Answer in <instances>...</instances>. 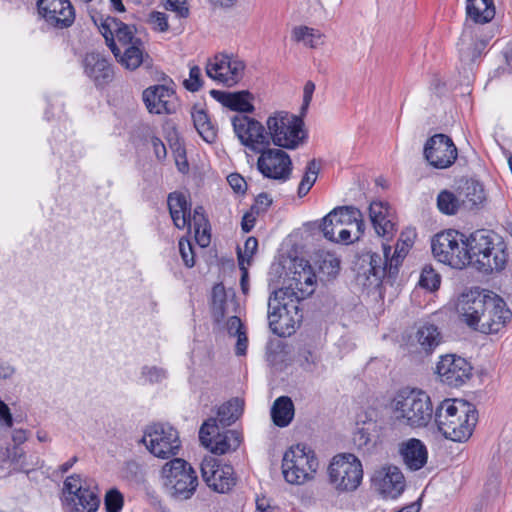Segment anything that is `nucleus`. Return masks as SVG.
<instances>
[{
  "label": "nucleus",
  "instance_id": "38",
  "mask_svg": "<svg viewBox=\"0 0 512 512\" xmlns=\"http://www.w3.org/2000/svg\"><path fill=\"white\" fill-rule=\"evenodd\" d=\"M436 204L438 210L448 216L456 215L460 210L464 209L460 193L456 194L447 189L439 192Z\"/></svg>",
  "mask_w": 512,
  "mask_h": 512
},
{
  "label": "nucleus",
  "instance_id": "47",
  "mask_svg": "<svg viewBox=\"0 0 512 512\" xmlns=\"http://www.w3.org/2000/svg\"><path fill=\"white\" fill-rule=\"evenodd\" d=\"M441 277L431 266H425L422 269L419 285L429 291H435L439 288Z\"/></svg>",
  "mask_w": 512,
  "mask_h": 512
},
{
  "label": "nucleus",
  "instance_id": "51",
  "mask_svg": "<svg viewBox=\"0 0 512 512\" xmlns=\"http://www.w3.org/2000/svg\"><path fill=\"white\" fill-rule=\"evenodd\" d=\"M184 86L191 92H196L202 87L201 69L198 66L190 67L189 78L184 80Z\"/></svg>",
  "mask_w": 512,
  "mask_h": 512
},
{
  "label": "nucleus",
  "instance_id": "5",
  "mask_svg": "<svg viewBox=\"0 0 512 512\" xmlns=\"http://www.w3.org/2000/svg\"><path fill=\"white\" fill-rule=\"evenodd\" d=\"M268 324L280 337L291 336L302 321L299 301L285 297V291H274L268 300Z\"/></svg>",
  "mask_w": 512,
  "mask_h": 512
},
{
  "label": "nucleus",
  "instance_id": "25",
  "mask_svg": "<svg viewBox=\"0 0 512 512\" xmlns=\"http://www.w3.org/2000/svg\"><path fill=\"white\" fill-rule=\"evenodd\" d=\"M38 10L47 23L58 28L71 26L75 19L69 0H38Z\"/></svg>",
  "mask_w": 512,
  "mask_h": 512
},
{
  "label": "nucleus",
  "instance_id": "1",
  "mask_svg": "<svg viewBox=\"0 0 512 512\" xmlns=\"http://www.w3.org/2000/svg\"><path fill=\"white\" fill-rule=\"evenodd\" d=\"M469 264L476 270L490 274L503 271L509 261L504 238L494 231L481 229L468 237Z\"/></svg>",
  "mask_w": 512,
  "mask_h": 512
},
{
  "label": "nucleus",
  "instance_id": "46",
  "mask_svg": "<svg viewBox=\"0 0 512 512\" xmlns=\"http://www.w3.org/2000/svg\"><path fill=\"white\" fill-rule=\"evenodd\" d=\"M113 23L119 24L120 21L116 18L108 17L101 24L99 30L105 38V41L111 49V51L113 52L114 56L118 57L120 55V47H118L116 42L114 41L115 32L114 28L112 27Z\"/></svg>",
  "mask_w": 512,
  "mask_h": 512
},
{
  "label": "nucleus",
  "instance_id": "58",
  "mask_svg": "<svg viewBox=\"0 0 512 512\" xmlns=\"http://www.w3.org/2000/svg\"><path fill=\"white\" fill-rule=\"evenodd\" d=\"M314 91H315V84L312 81H307L305 83L304 89H303V103H302V107H301V115L302 116L306 113V111L311 103Z\"/></svg>",
  "mask_w": 512,
  "mask_h": 512
},
{
  "label": "nucleus",
  "instance_id": "40",
  "mask_svg": "<svg viewBox=\"0 0 512 512\" xmlns=\"http://www.w3.org/2000/svg\"><path fill=\"white\" fill-rule=\"evenodd\" d=\"M0 463H10L15 468L28 472L29 463L23 449L17 445L5 446L0 448Z\"/></svg>",
  "mask_w": 512,
  "mask_h": 512
},
{
  "label": "nucleus",
  "instance_id": "22",
  "mask_svg": "<svg viewBox=\"0 0 512 512\" xmlns=\"http://www.w3.org/2000/svg\"><path fill=\"white\" fill-rule=\"evenodd\" d=\"M510 318L511 311L501 298L486 295L479 331L485 334L498 333Z\"/></svg>",
  "mask_w": 512,
  "mask_h": 512
},
{
  "label": "nucleus",
  "instance_id": "59",
  "mask_svg": "<svg viewBox=\"0 0 512 512\" xmlns=\"http://www.w3.org/2000/svg\"><path fill=\"white\" fill-rule=\"evenodd\" d=\"M349 228L352 229V243L354 241H358L365 231V223L363 221V215L361 211L360 216L357 217V219L349 225Z\"/></svg>",
  "mask_w": 512,
  "mask_h": 512
},
{
  "label": "nucleus",
  "instance_id": "45",
  "mask_svg": "<svg viewBox=\"0 0 512 512\" xmlns=\"http://www.w3.org/2000/svg\"><path fill=\"white\" fill-rule=\"evenodd\" d=\"M317 265L319 272L327 277H335L340 270V260L329 252L319 255Z\"/></svg>",
  "mask_w": 512,
  "mask_h": 512
},
{
  "label": "nucleus",
  "instance_id": "43",
  "mask_svg": "<svg viewBox=\"0 0 512 512\" xmlns=\"http://www.w3.org/2000/svg\"><path fill=\"white\" fill-rule=\"evenodd\" d=\"M112 27L114 28L115 32L114 41L118 47H121V49L133 44H142V40L135 36V28L133 26L127 25L120 21L119 24L113 23Z\"/></svg>",
  "mask_w": 512,
  "mask_h": 512
},
{
  "label": "nucleus",
  "instance_id": "4",
  "mask_svg": "<svg viewBox=\"0 0 512 512\" xmlns=\"http://www.w3.org/2000/svg\"><path fill=\"white\" fill-rule=\"evenodd\" d=\"M391 408L395 421L412 429L426 427L435 412L426 392L410 388L401 389L396 393Z\"/></svg>",
  "mask_w": 512,
  "mask_h": 512
},
{
  "label": "nucleus",
  "instance_id": "18",
  "mask_svg": "<svg viewBox=\"0 0 512 512\" xmlns=\"http://www.w3.org/2000/svg\"><path fill=\"white\" fill-rule=\"evenodd\" d=\"M457 148L452 139L445 134H435L424 146V157L428 163L437 169H446L456 161Z\"/></svg>",
  "mask_w": 512,
  "mask_h": 512
},
{
  "label": "nucleus",
  "instance_id": "11",
  "mask_svg": "<svg viewBox=\"0 0 512 512\" xmlns=\"http://www.w3.org/2000/svg\"><path fill=\"white\" fill-rule=\"evenodd\" d=\"M360 216V210L353 206L336 207L323 219L320 226L326 239L336 243H352V229L349 225Z\"/></svg>",
  "mask_w": 512,
  "mask_h": 512
},
{
  "label": "nucleus",
  "instance_id": "21",
  "mask_svg": "<svg viewBox=\"0 0 512 512\" xmlns=\"http://www.w3.org/2000/svg\"><path fill=\"white\" fill-rule=\"evenodd\" d=\"M372 485L384 498L395 499L405 489V478L399 467L386 465L375 470Z\"/></svg>",
  "mask_w": 512,
  "mask_h": 512
},
{
  "label": "nucleus",
  "instance_id": "62",
  "mask_svg": "<svg viewBox=\"0 0 512 512\" xmlns=\"http://www.w3.org/2000/svg\"><path fill=\"white\" fill-rule=\"evenodd\" d=\"M237 337V342L235 346V353L238 356H244L246 354V350L248 347V338L246 332L239 333L235 335Z\"/></svg>",
  "mask_w": 512,
  "mask_h": 512
},
{
  "label": "nucleus",
  "instance_id": "57",
  "mask_svg": "<svg viewBox=\"0 0 512 512\" xmlns=\"http://www.w3.org/2000/svg\"><path fill=\"white\" fill-rule=\"evenodd\" d=\"M258 248V241L255 237H249L245 241L244 244V252L242 253L240 250L238 251V258L240 257V254L244 256V264L247 265L250 264V259L254 255Z\"/></svg>",
  "mask_w": 512,
  "mask_h": 512
},
{
  "label": "nucleus",
  "instance_id": "29",
  "mask_svg": "<svg viewBox=\"0 0 512 512\" xmlns=\"http://www.w3.org/2000/svg\"><path fill=\"white\" fill-rule=\"evenodd\" d=\"M169 212L174 225L178 229H191L190 210L186 196L179 192L170 193L167 200Z\"/></svg>",
  "mask_w": 512,
  "mask_h": 512
},
{
  "label": "nucleus",
  "instance_id": "23",
  "mask_svg": "<svg viewBox=\"0 0 512 512\" xmlns=\"http://www.w3.org/2000/svg\"><path fill=\"white\" fill-rule=\"evenodd\" d=\"M142 97L152 114H172L178 107L175 91L166 85L150 86L143 91Z\"/></svg>",
  "mask_w": 512,
  "mask_h": 512
},
{
  "label": "nucleus",
  "instance_id": "37",
  "mask_svg": "<svg viewBox=\"0 0 512 512\" xmlns=\"http://www.w3.org/2000/svg\"><path fill=\"white\" fill-rule=\"evenodd\" d=\"M194 126L199 135L208 143H213L217 138V127L211 122L204 109H194L192 112Z\"/></svg>",
  "mask_w": 512,
  "mask_h": 512
},
{
  "label": "nucleus",
  "instance_id": "48",
  "mask_svg": "<svg viewBox=\"0 0 512 512\" xmlns=\"http://www.w3.org/2000/svg\"><path fill=\"white\" fill-rule=\"evenodd\" d=\"M353 442L358 449L369 452L375 444L373 435L365 427H360L356 430L353 436Z\"/></svg>",
  "mask_w": 512,
  "mask_h": 512
},
{
  "label": "nucleus",
  "instance_id": "30",
  "mask_svg": "<svg viewBox=\"0 0 512 512\" xmlns=\"http://www.w3.org/2000/svg\"><path fill=\"white\" fill-rule=\"evenodd\" d=\"M84 70L87 76L97 85L108 82L112 77V68L107 59L99 53H89L85 56Z\"/></svg>",
  "mask_w": 512,
  "mask_h": 512
},
{
  "label": "nucleus",
  "instance_id": "33",
  "mask_svg": "<svg viewBox=\"0 0 512 512\" xmlns=\"http://www.w3.org/2000/svg\"><path fill=\"white\" fill-rule=\"evenodd\" d=\"M291 38L296 43H301L311 49H317L318 47L324 45L326 37L318 29L305 25H299L292 29Z\"/></svg>",
  "mask_w": 512,
  "mask_h": 512
},
{
  "label": "nucleus",
  "instance_id": "26",
  "mask_svg": "<svg viewBox=\"0 0 512 512\" xmlns=\"http://www.w3.org/2000/svg\"><path fill=\"white\" fill-rule=\"evenodd\" d=\"M398 453L411 471H418L423 468L428 460V450L426 445L417 438H409L398 444Z\"/></svg>",
  "mask_w": 512,
  "mask_h": 512
},
{
  "label": "nucleus",
  "instance_id": "39",
  "mask_svg": "<svg viewBox=\"0 0 512 512\" xmlns=\"http://www.w3.org/2000/svg\"><path fill=\"white\" fill-rule=\"evenodd\" d=\"M244 402L239 398H233L224 403L218 409V417L215 418L222 427H227L233 424L243 412Z\"/></svg>",
  "mask_w": 512,
  "mask_h": 512
},
{
  "label": "nucleus",
  "instance_id": "64",
  "mask_svg": "<svg viewBox=\"0 0 512 512\" xmlns=\"http://www.w3.org/2000/svg\"><path fill=\"white\" fill-rule=\"evenodd\" d=\"M303 358L302 366L307 371H312L316 365L317 357L309 350H304L301 354Z\"/></svg>",
  "mask_w": 512,
  "mask_h": 512
},
{
  "label": "nucleus",
  "instance_id": "54",
  "mask_svg": "<svg viewBox=\"0 0 512 512\" xmlns=\"http://www.w3.org/2000/svg\"><path fill=\"white\" fill-rule=\"evenodd\" d=\"M123 475L128 479L139 481L143 478L144 472L142 466L138 462L132 460L126 462L123 468Z\"/></svg>",
  "mask_w": 512,
  "mask_h": 512
},
{
  "label": "nucleus",
  "instance_id": "13",
  "mask_svg": "<svg viewBox=\"0 0 512 512\" xmlns=\"http://www.w3.org/2000/svg\"><path fill=\"white\" fill-rule=\"evenodd\" d=\"M246 64L234 55L216 54L206 63V74L212 80L226 86L237 85L244 77Z\"/></svg>",
  "mask_w": 512,
  "mask_h": 512
},
{
  "label": "nucleus",
  "instance_id": "36",
  "mask_svg": "<svg viewBox=\"0 0 512 512\" xmlns=\"http://www.w3.org/2000/svg\"><path fill=\"white\" fill-rule=\"evenodd\" d=\"M271 417L278 427H286L294 417V404L288 396L277 398L271 408Z\"/></svg>",
  "mask_w": 512,
  "mask_h": 512
},
{
  "label": "nucleus",
  "instance_id": "6",
  "mask_svg": "<svg viewBox=\"0 0 512 512\" xmlns=\"http://www.w3.org/2000/svg\"><path fill=\"white\" fill-rule=\"evenodd\" d=\"M303 126L300 116L285 111L274 112L266 120L269 144L272 142L277 147L296 149L306 138Z\"/></svg>",
  "mask_w": 512,
  "mask_h": 512
},
{
  "label": "nucleus",
  "instance_id": "27",
  "mask_svg": "<svg viewBox=\"0 0 512 512\" xmlns=\"http://www.w3.org/2000/svg\"><path fill=\"white\" fill-rule=\"evenodd\" d=\"M369 217L377 235L391 237L395 230L394 212L388 203L374 201L369 206Z\"/></svg>",
  "mask_w": 512,
  "mask_h": 512
},
{
  "label": "nucleus",
  "instance_id": "24",
  "mask_svg": "<svg viewBox=\"0 0 512 512\" xmlns=\"http://www.w3.org/2000/svg\"><path fill=\"white\" fill-rule=\"evenodd\" d=\"M485 294L479 291H469L459 296L456 304V311L465 324L470 328L479 331L482 322Z\"/></svg>",
  "mask_w": 512,
  "mask_h": 512
},
{
  "label": "nucleus",
  "instance_id": "41",
  "mask_svg": "<svg viewBox=\"0 0 512 512\" xmlns=\"http://www.w3.org/2000/svg\"><path fill=\"white\" fill-rule=\"evenodd\" d=\"M116 58L125 68L135 70L144 60L143 43L140 45H129L122 49L120 48V55Z\"/></svg>",
  "mask_w": 512,
  "mask_h": 512
},
{
  "label": "nucleus",
  "instance_id": "12",
  "mask_svg": "<svg viewBox=\"0 0 512 512\" xmlns=\"http://www.w3.org/2000/svg\"><path fill=\"white\" fill-rule=\"evenodd\" d=\"M142 442L151 454L163 459L176 455L180 448L178 432L173 427L161 423L148 426Z\"/></svg>",
  "mask_w": 512,
  "mask_h": 512
},
{
  "label": "nucleus",
  "instance_id": "2",
  "mask_svg": "<svg viewBox=\"0 0 512 512\" xmlns=\"http://www.w3.org/2000/svg\"><path fill=\"white\" fill-rule=\"evenodd\" d=\"M439 432L454 442L467 441L478 422L476 407L462 399H445L435 409Z\"/></svg>",
  "mask_w": 512,
  "mask_h": 512
},
{
  "label": "nucleus",
  "instance_id": "60",
  "mask_svg": "<svg viewBox=\"0 0 512 512\" xmlns=\"http://www.w3.org/2000/svg\"><path fill=\"white\" fill-rule=\"evenodd\" d=\"M227 181H228L229 185L231 186V188L237 193H243L246 189V186H247L246 181L239 174H236V173L230 174L227 177Z\"/></svg>",
  "mask_w": 512,
  "mask_h": 512
},
{
  "label": "nucleus",
  "instance_id": "55",
  "mask_svg": "<svg viewBox=\"0 0 512 512\" xmlns=\"http://www.w3.org/2000/svg\"><path fill=\"white\" fill-rule=\"evenodd\" d=\"M83 489L81 478L77 474L67 477L64 481V491L69 494L70 497L77 496Z\"/></svg>",
  "mask_w": 512,
  "mask_h": 512
},
{
  "label": "nucleus",
  "instance_id": "56",
  "mask_svg": "<svg viewBox=\"0 0 512 512\" xmlns=\"http://www.w3.org/2000/svg\"><path fill=\"white\" fill-rule=\"evenodd\" d=\"M179 250L185 266H187L188 268L193 267L195 264V260L191 243L189 241L181 239L179 241Z\"/></svg>",
  "mask_w": 512,
  "mask_h": 512
},
{
  "label": "nucleus",
  "instance_id": "31",
  "mask_svg": "<svg viewBox=\"0 0 512 512\" xmlns=\"http://www.w3.org/2000/svg\"><path fill=\"white\" fill-rule=\"evenodd\" d=\"M234 296L228 299L227 292L222 283H217L212 288L211 311L215 322L221 323L225 317L235 311Z\"/></svg>",
  "mask_w": 512,
  "mask_h": 512
},
{
  "label": "nucleus",
  "instance_id": "15",
  "mask_svg": "<svg viewBox=\"0 0 512 512\" xmlns=\"http://www.w3.org/2000/svg\"><path fill=\"white\" fill-rule=\"evenodd\" d=\"M316 282V274L308 261L295 259L289 267L287 287L278 291H285V297L300 301L315 291Z\"/></svg>",
  "mask_w": 512,
  "mask_h": 512
},
{
  "label": "nucleus",
  "instance_id": "44",
  "mask_svg": "<svg viewBox=\"0 0 512 512\" xmlns=\"http://www.w3.org/2000/svg\"><path fill=\"white\" fill-rule=\"evenodd\" d=\"M319 170L320 164L315 159H312L308 162L305 174L298 187L299 197L305 196L312 188V186L317 180Z\"/></svg>",
  "mask_w": 512,
  "mask_h": 512
},
{
  "label": "nucleus",
  "instance_id": "19",
  "mask_svg": "<svg viewBox=\"0 0 512 512\" xmlns=\"http://www.w3.org/2000/svg\"><path fill=\"white\" fill-rule=\"evenodd\" d=\"M200 468L204 482L215 492L226 493L236 484L233 467L227 464L220 466L213 456L204 457Z\"/></svg>",
  "mask_w": 512,
  "mask_h": 512
},
{
  "label": "nucleus",
  "instance_id": "42",
  "mask_svg": "<svg viewBox=\"0 0 512 512\" xmlns=\"http://www.w3.org/2000/svg\"><path fill=\"white\" fill-rule=\"evenodd\" d=\"M69 499L73 503L76 512H95L100 503L99 497L87 488Z\"/></svg>",
  "mask_w": 512,
  "mask_h": 512
},
{
  "label": "nucleus",
  "instance_id": "50",
  "mask_svg": "<svg viewBox=\"0 0 512 512\" xmlns=\"http://www.w3.org/2000/svg\"><path fill=\"white\" fill-rule=\"evenodd\" d=\"M148 22L155 31L163 33L169 29L168 17L163 12L153 11L149 15Z\"/></svg>",
  "mask_w": 512,
  "mask_h": 512
},
{
  "label": "nucleus",
  "instance_id": "61",
  "mask_svg": "<svg viewBox=\"0 0 512 512\" xmlns=\"http://www.w3.org/2000/svg\"><path fill=\"white\" fill-rule=\"evenodd\" d=\"M227 330L231 336L244 332L240 318L237 316H229L227 321Z\"/></svg>",
  "mask_w": 512,
  "mask_h": 512
},
{
  "label": "nucleus",
  "instance_id": "9",
  "mask_svg": "<svg viewBox=\"0 0 512 512\" xmlns=\"http://www.w3.org/2000/svg\"><path fill=\"white\" fill-rule=\"evenodd\" d=\"M161 474L164 487L171 497L187 500L194 495L198 486L197 473L184 459L174 458L165 463Z\"/></svg>",
  "mask_w": 512,
  "mask_h": 512
},
{
  "label": "nucleus",
  "instance_id": "17",
  "mask_svg": "<svg viewBox=\"0 0 512 512\" xmlns=\"http://www.w3.org/2000/svg\"><path fill=\"white\" fill-rule=\"evenodd\" d=\"M231 121L236 136L244 146L254 152L269 146L267 128L259 121L246 115H235Z\"/></svg>",
  "mask_w": 512,
  "mask_h": 512
},
{
  "label": "nucleus",
  "instance_id": "14",
  "mask_svg": "<svg viewBox=\"0 0 512 512\" xmlns=\"http://www.w3.org/2000/svg\"><path fill=\"white\" fill-rule=\"evenodd\" d=\"M199 439L213 454L223 455L235 451L241 444L242 436L236 430L220 433L217 420L210 418L200 427Z\"/></svg>",
  "mask_w": 512,
  "mask_h": 512
},
{
  "label": "nucleus",
  "instance_id": "35",
  "mask_svg": "<svg viewBox=\"0 0 512 512\" xmlns=\"http://www.w3.org/2000/svg\"><path fill=\"white\" fill-rule=\"evenodd\" d=\"M460 195L464 210L479 209L486 200V194L482 184L475 180L467 181Z\"/></svg>",
  "mask_w": 512,
  "mask_h": 512
},
{
  "label": "nucleus",
  "instance_id": "53",
  "mask_svg": "<svg viewBox=\"0 0 512 512\" xmlns=\"http://www.w3.org/2000/svg\"><path fill=\"white\" fill-rule=\"evenodd\" d=\"M141 374L149 383H159L166 378L165 370L156 366L143 367Z\"/></svg>",
  "mask_w": 512,
  "mask_h": 512
},
{
  "label": "nucleus",
  "instance_id": "63",
  "mask_svg": "<svg viewBox=\"0 0 512 512\" xmlns=\"http://www.w3.org/2000/svg\"><path fill=\"white\" fill-rule=\"evenodd\" d=\"M191 219V228L197 227L201 228L206 223V219L204 217V210L201 206H198L194 209L193 215L190 214Z\"/></svg>",
  "mask_w": 512,
  "mask_h": 512
},
{
  "label": "nucleus",
  "instance_id": "7",
  "mask_svg": "<svg viewBox=\"0 0 512 512\" xmlns=\"http://www.w3.org/2000/svg\"><path fill=\"white\" fill-rule=\"evenodd\" d=\"M468 237L457 230L448 229L437 233L431 241L434 258L455 269H463L469 264Z\"/></svg>",
  "mask_w": 512,
  "mask_h": 512
},
{
  "label": "nucleus",
  "instance_id": "3",
  "mask_svg": "<svg viewBox=\"0 0 512 512\" xmlns=\"http://www.w3.org/2000/svg\"><path fill=\"white\" fill-rule=\"evenodd\" d=\"M411 245L412 241L410 239L403 240L401 244L398 243L391 258H389L391 247L386 245H383V255L378 253H367L364 255L362 262L367 265H362L358 271L356 276L357 283L366 289H376L387 275L395 277Z\"/></svg>",
  "mask_w": 512,
  "mask_h": 512
},
{
  "label": "nucleus",
  "instance_id": "32",
  "mask_svg": "<svg viewBox=\"0 0 512 512\" xmlns=\"http://www.w3.org/2000/svg\"><path fill=\"white\" fill-rule=\"evenodd\" d=\"M415 339L420 350L430 354L441 343L442 335L436 325L425 323L417 329Z\"/></svg>",
  "mask_w": 512,
  "mask_h": 512
},
{
  "label": "nucleus",
  "instance_id": "8",
  "mask_svg": "<svg viewBox=\"0 0 512 512\" xmlns=\"http://www.w3.org/2000/svg\"><path fill=\"white\" fill-rule=\"evenodd\" d=\"M318 466L315 452L304 444H297L284 453L282 474L288 483L302 485L314 478Z\"/></svg>",
  "mask_w": 512,
  "mask_h": 512
},
{
  "label": "nucleus",
  "instance_id": "10",
  "mask_svg": "<svg viewBox=\"0 0 512 512\" xmlns=\"http://www.w3.org/2000/svg\"><path fill=\"white\" fill-rule=\"evenodd\" d=\"M328 475L330 483L337 490L353 491L362 481V464L353 454H338L330 462Z\"/></svg>",
  "mask_w": 512,
  "mask_h": 512
},
{
  "label": "nucleus",
  "instance_id": "34",
  "mask_svg": "<svg viewBox=\"0 0 512 512\" xmlns=\"http://www.w3.org/2000/svg\"><path fill=\"white\" fill-rule=\"evenodd\" d=\"M467 16L478 24L490 22L495 16L493 0H467Z\"/></svg>",
  "mask_w": 512,
  "mask_h": 512
},
{
  "label": "nucleus",
  "instance_id": "49",
  "mask_svg": "<svg viewBox=\"0 0 512 512\" xmlns=\"http://www.w3.org/2000/svg\"><path fill=\"white\" fill-rule=\"evenodd\" d=\"M124 503L122 493L113 488L107 491L105 495V507L107 512H120Z\"/></svg>",
  "mask_w": 512,
  "mask_h": 512
},
{
  "label": "nucleus",
  "instance_id": "20",
  "mask_svg": "<svg viewBox=\"0 0 512 512\" xmlns=\"http://www.w3.org/2000/svg\"><path fill=\"white\" fill-rule=\"evenodd\" d=\"M473 367L463 357L446 354L440 357L436 372L441 381L451 387L464 385L472 376Z\"/></svg>",
  "mask_w": 512,
  "mask_h": 512
},
{
  "label": "nucleus",
  "instance_id": "28",
  "mask_svg": "<svg viewBox=\"0 0 512 512\" xmlns=\"http://www.w3.org/2000/svg\"><path fill=\"white\" fill-rule=\"evenodd\" d=\"M210 95L220 102L223 106L237 112L241 113H253L254 106L252 104V100L254 99L253 95L247 91H238V92H225L220 90H211Z\"/></svg>",
  "mask_w": 512,
  "mask_h": 512
},
{
  "label": "nucleus",
  "instance_id": "16",
  "mask_svg": "<svg viewBox=\"0 0 512 512\" xmlns=\"http://www.w3.org/2000/svg\"><path fill=\"white\" fill-rule=\"evenodd\" d=\"M257 153H260L257 169L265 178L279 182H286L290 179L293 164L290 156L284 150L268 146Z\"/></svg>",
  "mask_w": 512,
  "mask_h": 512
},
{
  "label": "nucleus",
  "instance_id": "52",
  "mask_svg": "<svg viewBox=\"0 0 512 512\" xmlns=\"http://www.w3.org/2000/svg\"><path fill=\"white\" fill-rule=\"evenodd\" d=\"M164 7L166 10L174 12L179 18H187L189 16L186 0H165Z\"/></svg>",
  "mask_w": 512,
  "mask_h": 512
}]
</instances>
